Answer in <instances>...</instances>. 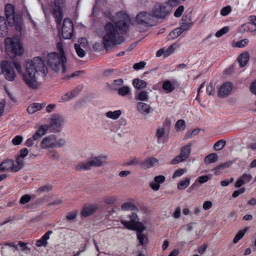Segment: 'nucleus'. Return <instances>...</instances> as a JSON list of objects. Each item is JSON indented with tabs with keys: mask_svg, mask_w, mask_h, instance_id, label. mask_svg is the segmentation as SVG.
<instances>
[{
	"mask_svg": "<svg viewBox=\"0 0 256 256\" xmlns=\"http://www.w3.org/2000/svg\"><path fill=\"white\" fill-rule=\"evenodd\" d=\"M14 68L18 74H22V80L26 85L33 90H36L40 86L36 74L44 76L48 73L47 67L42 58L40 57H35L26 63L24 72H22L19 63L14 60H3L0 64V74L2 73L6 80L13 82L16 78Z\"/></svg>",
	"mask_w": 256,
	"mask_h": 256,
	"instance_id": "nucleus-1",
	"label": "nucleus"
},
{
	"mask_svg": "<svg viewBox=\"0 0 256 256\" xmlns=\"http://www.w3.org/2000/svg\"><path fill=\"white\" fill-rule=\"evenodd\" d=\"M130 24V18L128 15L114 24L108 22L105 26L106 34L103 36L104 48L109 50L112 46L122 44L124 40V36L128 32Z\"/></svg>",
	"mask_w": 256,
	"mask_h": 256,
	"instance_id": "nucleus-2",
	"label": "nucleus"
},
{
	"mask_svg": "<svg viewBox=\"0 0 256 256\" xmlns=\"http://www.w3.org/2000/svg\"><path fill=\"white\" fill-rule=\"evenodd\" d=\"M57 48L60 54L53 52L49 54L47 57V64L56 72H64L66 70L65 63L66 62V58L62 42H58Z\"/></svg>",
	"mask_w": 256,
	"mask_h": 256,
	"instance_id": "nucleus-3",
	"label": "nucleus"
},
{
	"mask_svg": "<svg viewBox=\"0 0 256 256\" xmlns=\"http://www.w3.org/2000/svg\"><path fill=\"white\" fill-rule=\"evenodd\" d=\"M107 156L100 154L92 156L88 160L78 163L76 166V170L79 171L88 170L92 167H100L104 166L107 160Z\"/></svg>",
	"mask_w": 256,
	"mask_h": 256,
	"instance_id": "nucleus-4",
	"label": "nucleus"
},
{
	"mask_svg": "<svg viewBox=\"0 0 256 256\" xmlns=\"http://www.w3.org/2000/svg\"><path fill=\"white\" fill-rule=\"evenodd\" d=\"M5 48L6 54L11 58L22 55L24 52L20 42L10 37H7L5 39Z\"/></svg>",
	"mask_w": 256,
	"mask_h": 256,
	"instance_id": "nucleus-5",
	"label": "nucleus"
},
{
	"mask_svg": "<svg viewBox=\"0 0 256 256\" xmlns=\"http://www.w3.org/2000/svg\"><path fill=\"white\" fill-rule=\"evenodd\" d=\"M136 22L138 24L146 28L153 26L156 24L152 14L145 12H142L137 15Z\"/></svg>",
	"mask_w": 256,
	"mask_h": 256,
	"instance_id": "nucleus-6",
	"label": "nucleus"
},
{
	"mask_svg": "<svg viewBox=\"0 0 256 256\" xmlns=\"http://www.w3.org/2000/svg\"><path fill=\"white\" fill-rule=\"evenodd\" d=\"M65 7L64 0H55L52 10V14L56 22L60 24L63 18V10Z\"/></svg>",
	"mask_w": 256,
	"mask_h": 256,
	"instance_id": "nucleus-7",
	"label": "nucleus"
},
{
	"mask_svg": "<svg viewBox=\"0 0 256 256\" xmlns=\"http://www.w3.org/2000/svg\"><path fill=\"white\" fill-rule=\"evenodd\" d=\"M22 164L23 162L19 159L16 160V166L12 160L8 159L0 164V170L2 172L6 171L18 172L22 168Z\"/></svg>",
	"mask_w": 256,
	"mask_h": 256,
	"instance_id": "nucleus-8",
	"label": "nucleus"
},
{
	"mask_svg": "<svg viewBox=\"0 0 256 256\" xmlns=\"http://www.w3.org/2000/svg\"><path fill=\"white\" fill-rule=\"evenodd\" d=\"M171 7L168 4H156L152 8V14L154 18H163L170 12Z\"/></svg>",
	"mask_w": 256,
	"mask_h": 256,
	"instance_id": "nucleus-9",
	"label": "nucleus"
},
{
	"mask_svg": "<svg viewBox=\"0 0 256 256\" xmlns=\"http://www.w3.org/2000/svg\"><path fill=\"white\" fill-rule=\"evenodd\" d=\"M5 14L6 17L7 22L10 26H14L16 20L18 22V19H16L17 18L20 16L18 14H16L14 6L10 4H8L6 6Z\"/></svg>",
	"mask_w": 256,
	"mask_h": 256,
	"instance_id": "nucleus-10",
	"label": "nucleus"
},
{
	"mask_svg": "<svg viewBox=\"0 0 256 256\" xmlns=\"http://www.w3.org/2000/svg\"><path fill=\"white\" fill-rule=\"evenodd\" d=\"M74 30L73 23L70 18L64 20L62 27V36L64 39H70L72 36Z\"/></svg>",
	"mask_w": 256,
	"mask_h": 256,
	"instance_id": "nucleus-11",
	"label": "nucleus"
},
{
	"mask_svg": "<svg viewBox=\"0 0 256 256\" xmlns=\"http://www.w3.org/2000/svg\"><path fill=\"white\" fill-rule=\"evenodd\" d=\"M64 122V118L58 114L54 115L50 120V128L54 132H59Z\"/></svg>",
	"mask_w": 256,
	"mask_h": 256,
	"instance_id": "nucleus-12",
	"label": "nucleus"
},
{
	"mask_svg": "<svg viewBox=\"0 0 256 256\" xmlns=\"http://www.w3.org/2000/svg\"><path fill=\"white\" fill-rule=\"evenodd\" d=\"M233 84L230 82H224L218 88V96L221 98L227 97L231 93Z\"/></svg>",
	"mask_w": 256,
	"mask_h": 256,
	"instance_id": "nucleus-13",
	"label": "nucleus"
},
{
	"mask_svg": "<svg viewBox=\"0 0 256 256\" xmlns=\"http://www.w3.org/2000/svg\"><path fill=\"white\" fill-rule=\"evenodd\" d=\"M50 129L48 124H42L40 126L38 130L33 135V138L35 140H40L42 137L46 134L47 131Z\"/></svg>",
	"mask_w": 256,
	"mask_h": 256,
	"instance_id": "nucleus-14",
	"label": "nucleus"
},
{
	"mask_svg": "<svg viewBox=\"0 0 256 256\" xmlns=\"http://www.w3.org/2000/svg\"><path fill=\"white\" fill-rule=\"evenodd\" d=\"M40 146L42 149H50L54 148L52 134L46 136L41 141Z\"/></svg>",
	"mask_w": 256,
	"mask_h": 256,
	"instance_id": "nucleus-15",
	"label": "nucleus"
},
{
	"mask_svg": "<svg viewBox=\"0 0 256 256\" xmlns=\"http://www.w3.org/2000/svg\"><path fill=\"white\" fill-rule=\"evenodd\" d=\"M138 110L144 115H148L150 112V106L147 104L139 102L136 106Z\"/></svg>",
	"mask_w": 256,
	"mask_h": 256,
	"instance_id": "nucleus-16",
	"label": "nucleus"
},
{
	"mask_svg": "<svg viewBox=\"0 0 256 256\" xmlns=\"http://www.w3.org/2000/svg\"><path fill=\"white\" fill-rule=\"evenodd\" d=\"M53 136L54 148H60L65 146L66 144V141L64 138L57 136L55 134Z\"/></svg>",
	"mask_w": 256,
	"mask_h": 256,
	"instance_id": "nucleus-17",
	"label": "nucleus"
},
{
	"mask_svg": "<svg viewBox=\"0 0 256 256\" xmlns=\"http://www.w3.org/2000/svg\"><path fill=\"white\" fill-rule=\"evenodd\" d=\"M8 26L4 16H0V36L4 37L8 34Z\"/></svg>",
	"mask_w": 256,
	"mask_h": 256,
	"instance_id": "nucleus-18",
	"label": "nucleus"
},
{
	"mask_svg": "<svg viewBox=\"0 0 256 256\" xmlns=\"http://www.w3.org/2000/svg\"><path fill=\"white\" fill-rule=\"evenodd\" d=\"M158 164V160L154 158H150L144 160L142 163V166L145 168H150Z\"/></svg>",
	"mask_w": 256,
	"mask_h": 256,
	"instance_id": "nucleus-19",
	"label": "nucleus"
},
{
	"mask_svg": "<svg viewBox=\"0 0 256 256\" xmlns=\"http://www.w3.org/2000/svg\"><path fill=\"white\" fill-rule=\"evenodd\" d=\"M45 106V103H33L27 108V111L29 114H33L38 110H40Z\"/></svg>",
	"mask_w": 256,
	"mask_h": 256,
	"instance_id": "nucleus-20",
	"label": "nucleus"
},
{
	"mask_svg": "<svg viewBox=\"0 0 256 256\" xmlns=\"http://www.w3.org/2000/svg\"><path fill=\"white\" fill-rule=\"evenodd\" d=\"M250 58V56L248 52H244L240 55L238 58V61L240 67H244L248 64Z\"/></svg>",
	"mask_w": 256,
	"mask_h": 256,
	"instance_id": "nucleus-21",
	"label": "nucleus"
},
{
	"mask_svg": "<svg viewBox=\"0 0 256 256\" xmlns=\"http://www.w3.org/2000/svg\"><path fill=\"white\" fill-rule=\"evenodd\" d=\"M81 89L78 88V87L76 88L70 92H68L66 94H64L62 97V98L64 101H68L74 97L76 96L78 92L80 91Z\"/></svg>",
	"mask_w": 256,
	"mask_h": 256,
	"instance_id": "nucleus-22",
	"label": "nucleus"
},
{
	"mask_svg": "<svg viewBox=\"0 0 256 256\" xmlns=\"http://www.w3.org/2000/svg\"><path fill=\"white\" fill-rule=\"evenodd\" d=\"M114 89L117 90L118 94L122 96H126L129 95L131 92L130 88L126 86H122L119 88L116 87H114Z\"/></svg>",
	"mask_w": 256,
	"mask_h": 256,
	"instance_id": "nucleus-23",
	"label": "nucleus"
},
{
	"mask_svg": "<svg viewBox=\"0 0 256 256\" xmlns=\"http://www.w3.org/2000/svg\"><path fill=\"white\" fill-rule=\"evenodd\" d=\"M191 146L192 144H188V145L182 147L181 148L180 154L185 160L188 157L190 154Z\"/></svg>",
	"mask_w": 256,
	"mask_h": 256,
	"instance_id": "nucleus-24",
	"label": "nucleus"
},
{
	"mask_svg": "<svg viewBox=\"0 0 256 256\" xmlns=\"http://www.w3.org/2000/svg\"><path fill=\"white\" fill-rule=\"evenodd\" d=\"M132 84L134 88L137 90L143 89L146 86V81L139 79L135 78L133 80Z\"/></svg>",
	"mask_w": 256,
	"mask_h": 256,
	"instance_id": "nucleus-25",
	"label": "nucleus"
},
{
	"mask_svg": "<svg viewBox=\"0 0 256 256\" xmlns=\"http://www.w3.org/2000/svg\"><path fill=\"white\" fill-rule=\"evenodd\" d=\"M148 93L146 90H142L137 92L135 98L140 101H147L148 100Z\"/></svg>",
	"mask_w": 256,
	"mask_h": 256,
	"instance_id": "nucleus-26",
	"label": "nucleus"
},
{
	"mask_svg": "<svg viewBox=\"0 0 256 256\" xmlns=\"http://www.w3.org/2000/svg\"><path fill=\"white\" fill-rule=\"evenodd\" d=\"M122 114L120 110H116L114 112L108 111L106 113V116L108 118H110L114 120H117Z\"/></svg>",
	"mask_w": 256,
	"mask_h": 256,
	"instance_id": "nucleus-27",
	"label": "nucleus"
},
{
	"mask_svg": "<svg viewBox=\"0 0 256 256\" xmlns=\"http://www.w3.org/2000/svg\"><path fill=\"white\" fill-rule=\"evenodd\" d=\"M218 160V154L212 153L208 154L204 158V163L206 164L215 162Z\"/></svg>",
	"mask_w": 256,
	"mask_h": 256,
	"instance_id": "nucleus-28",
	"label": "nucleus"
},
{
	"mask_svg": "<svg viewBox=\"0 0 256 256\" xmlns=\"http://www.w3.org/2000/svg\"><path fill=\"white\" fill-rule=\"evenodd\" d=\"M165 134V130L164 128H158L157 129L156 136L157 138V142L158 143L164 142L162 138Z\"/></svg>",
	"mask_w": 256,
	"mask_h": 256,
	"instance_id": "nucleus-29",
	"label": "nucleus"
},
{
	"mask_svg": "<svg viewBox=\"0 0 256 256\" xmlns=\"http://www.w3.org/2000/svg\"><path fill=\"white\" fill-rule=\"evenodd\" d=\"M232 163L231 162H228L220 165L215 168V172L214 174L216 175L220 174V170H224V168H228L232 165Z\"/></svg>",
	"mask_w": 256,
	"mask_h": 256,
	"instance_id": "nucleus-30",
	"label": "nucleus"
},
{
	"mask_svg": "<svg viewBox=\"0 0 256 256\" xmlns=\"http://www.w3.org/2000/svg\"><path fill=\"white\" fill-rule=\"evenodd\" d=\"M162 88L168 92H170L174 90V86L170 80H166L163 83Z\"/></svg>",
	"mask_w": 256,
	"mask_h": 256,
	"instance_id": "nucleus-31",
	"label": "nucleus"
},
{
	"mask_svg": "<svg viewBox=\"0 0 256 256\" xmlns=\"http://www.w3.org/2000/svg\"><path fill=\"white\" fill-rule=\"evenodd\" d=\"M226 141L224 140H220L214 144V148L216 150H221L226 145Z\"/></svg>",
	"mask_w": 256,
	"mask_h": 256,
	"instance_id": "nucleus-32",
	"label": "nucleus"
},
{
	"mask_svg": "<svg viewBox=\"0 0 256 256\" xmlns=\"http://www.w3.org/2000/svg\"><path fill=\"white\" fill-rule=\"evenodd\" d=\"M182 32L178 28H176L171 32L169 34L168 40L175 39L182 34Z\"/></svg>",
	"mask_w": 256,
	"mask_h": 256,
	"instance_id": "nucleus-33",
	"label": "nucleus"
},
{
	"mask_svg": "<svg viewBox=\"0 0 256 256\" xmlns=\"http://www.w3.org/2000/svg\"><path fill=\"white\" fill-rule=\"evenodd\" d=\"M186 126V124L184 120H178L175 125L177 131L182 130L184 129Z\"/></svg>",
	"mask_w": 256,
	"mask_h": 256,
	"instance_id": "nucleus-34",
	"label": "nucleus"
},
{
	"mask_svg": "<svg viewBox=\"0 0 256 256\" xmlns=\"http://www.w3.org/2000/svg\"><path fill=\"white\" fill-rule=\"evenodd\" d=\"M192 25V22H182L180 23V26L178 28L180 30L182 33L184 31L188 30V28Z\"/></svg>",
	"mask_w": 256,
	"mask_h": 256,
	"instance_id": "nucleus-35",
	"label": "nucleus"
},
{
	"mask_svg": "<svg viewBox=\"0 0 256 256\" xmlns=\"http://www.w3.org/2000/svg\"><path fill=\"white\" fill-rule=\"evenodd\" d=\"M74 46L78 56L80 58H83L85 56L84 50L80 48L79 44H75Z\"/></svg>",
	"mask_w": 256,
	"mask_h": 256,
	"instance_id": "nucleus-36",
	"label": "nucleus"
},
{
	"mask_svg": "<svg viewBox=\"0 0 256 256\" xmlns=\"http://www.w3.org/2000/svg\"><path fill=\"white\" fill-rule=\"evenodd\" d=\"M48 155L49 158L53 160H58L60 158L59 154L56 150H50Z\"/></svg>",
	"mask_w": 256,
	"mask_h": 256,
	"instance_id": "nucleus-37",
	"label": "nucleus"
},
{
	"mask_svg": "<svg viewBox=\"0 0 256 256\" xmlns=\"http://www.w3.org/2000/svg\"><path fill=\"white\" fill-rule=\"evenodd\" d=\"M192 8H189L187 10V12L188 13L186 15H184L182 18V22H187L188 20L191 21L192 18Z\"/></svg>",
	"mask_w": 256,
	"mask_h": 256,
	"instance_id": "nucleus-38",
	"label": "nucleus"
},
{
	"mask_svg": "<svg viewBox=\"0 0 256 256\" xmlns=\"http://www.w3.org/2000/svg\"><path fill=\"white\" fill-rule=\"evenodd\" d=\"M24 138L22 136H16L12 140V142L14 145L17 146L20 144L23 141Z\"/></svg>",
	"mask_w": 256,
	"mask_h": 256,
	"instance_id": "nucleus-39",
	"label": "nucleus"
},
{
	"mask_svg": "<svg viewBox=\"0 0 256 256\" xmlns=\"http://www.w3.org/2000/svg\"><path fill=\"white\" fill-rule=\"evenodd\" d=\"M231 6H227L222 9L220 14L222 16H226L231 12Z\"/></svg>",
	"mask_w": 256,
	"mask_h": 256,
	"instance_id": "nucleus-40",
	"label": "nucleus"
},
{
	"mask_svg": "<svg viewBox=\"0 0 256 256\" xmlns=\"http://www.w3.org/2000/svg\"><path fill=\"white\" fill-rule=\"evenodd\" d=\"M184 10V7L183 6H179L174 13V16L178 18L181 16Z\"/></svg>",
	"mask_w": 256,
	"mask_h": 256,
	"instance_id": "nucleus-41",
	"label": "nucleus"
},
{
	"mask_svg": "<svg viewBox=\"0 0 256 256\" xmlns=\"http://www.w3.org/2000/svg\"><path fill=\"white\" fill-rule=\"evenodd\" d=\"M248 40L247 38H244L242 40L238 41L236 42V46L238 48H244L246 46L248 43Z\"/></svg>",
	"mask_w": 256,
	"mask_h": 256,
	"instance_id": "nucleus-42",
	"label": "nucleus"
},
{
	"mask_svg": "<svg viewBox=\"0 0 256 256\" xmlns=\"http://www.w3.org/2000/svg\"><path fill=\"white\" fill-rule=\"evenodd\" d=\"M228 30V27H224L222 28L221 30H218L216 33L215 36L217 38H220V37L222 36H223L224 34L227 33Z\"/></svg>",
	"mask_w": 256,
	"mask_h": 256,
	"instance_id": "nucleus-43",
	"label": "nucleus"
},
{
	"mask_svg": "<svg viewBox=\"0 0 256 256\" xmlns=\"http://www.w3.org/2000/svg\"><path fill=\"white\" fill-rule=\"evenodd\" d=\"M248 20L250 22L245 24H244V26H249L254 24L256 26V16H249Z\"/></svg>",
	"mask_w": 256,
	"mask_h": 256,
	"instance_id": "nucleus-44",
	"label": "nucleus"
},
{
	"mask_svg": "<svg viewBox=\"0 0 256 256\" xmlns=\"http://www.w3.org/2000/svg\"><path fill=\"white\" fill-rule=\"evenodd\" d=\"M146 62H140L138 63H136L133 66L134 69L136 70H139L143 68L146 66Z\"/></svg>",
	"mask_w": 256,
	"mask_h": 256,
	"instance_id": "nucleus-45",
	"label": "nucleus"
},
{
	"mask_svg": "<svg viewBox=\"0 0 256 256\" xmlns=\"http://www.w3.org/2000/svg\"><path fill=\"white\" fill-rule=\"evenodd\" d=\"M174 50V45H170L169 46L166 50H164V57L168 56L170 54H171Z\"/></svg>",
	"mask_w": 256,
	"mask_h": 256,
	"instance_id": "nucleus-46",
	"label": "nucleus"
},
{
	"mask_svg": "<svg viewBox=\"0 0 256 256\" xmlns=\"http://www.w3.org/2000/svg\"><path fill=\"white\" fill-rule=\"evenodd\" d=\"M185 160L180 156L179 154L176 158H174L171 162L172 164H176L180 162Z\"/></svg>",
	"mask_w": 256,
	"mask_h": 256,
	"instance_id": "nucleus-47",
	"label": "nucleus"
},
{
	"mask_svg": "<svg viewBox=\"0 0 256 256\" xmlns=\"http://www.w3.org/2000/svg\"><path fill=\"white\" fill-rule=\"evenodd\" d=\"M117 71L115 69H108L104 71V75L106 76H110L113 74H116Z\"/></svg>",
	"mask_w": 256,
	"mask_h": 256,
	"instance_id": "nucleus-48",
	"label": "nucleus"
},
{
	"mask_svg": "<svg viewBox=\"0 0 256 256\" xmlns=\"http://www.w3.org/2000/svg\"><path fill=\"white\" fill-rule=\"evenodd\" d=\"M16 19H18V22H16L14 25L16 26V29L18 31H20L22 30V26H21V21L22 18L21 16H18Z\"/></svg>",
	"mask_w": 256,
	"mask_h": 256,
	"instance_id": "nucleus-49",
	"label": "nucleus"
},
{
	"mask_svg": "<svg viewBox=\"0 0 256 256\" xmlns=\"http://www.w3.org/2000/svg\"><path fill=\"white\" fill-rule=\"evenodd\" d=\"M28 150L26 148H22L20 152H19V154L18 156L21 158H24L26 156L28 155Z\"/></svg>",
	"mask_w": 256,
	"mask_h": 256,
	"instance_id": "nucleus-50",
	"label": "nucleus"
},
{
	"mask_svg": "<svg viewBox=\"0 0 256 256\" xmlns=\"http://www.w3.org/2000/svg\"><path fill=\"white\" fill-rule=\"evenodd\" d=\"M186 172V168H182V169L178 170H176L175 172L174 173V174H173L172 176H181L182 174H184Z\"/></svg>",
	"mask_w": 256,
	"mask_h": 256,
	"instance_id": "nucleus-51",
	"label": "nucleus"
},
{
	"mask_svg": "<svg viewBox=\"0 0 256 256\" xmlns=\"http://www.w3.org/2000/svg\"><path fill=\"white\" fill-rule=\"evenodd\" d=\"M199 130L194 129L191 132H188L186 133V136L188 138H190L194 136H196L199 132Z\"/></svg>",
	"mask_w": 256,
	"mask_h": 256,
	"instance_id": "nucleus-52",
	"label": "nucleus"
},
{
	"mask_svg": "<svg viewBox=\"0 0 256 256\" xmlns=\"http://www.w3.org/2000/svg\"><path fill=\"white\" fill-rule=\"evenodd\" d=\"M34 139L33 138V136L32 138H28L25 142L24 144L28 146H31L34 145Z\"/></svg>",
	"mask_w": 256,
	"mask_h": 256,
	"instance_id": "nucleus-53",
	"label": "nucleus"
},
{
	"mask_svg": "<svg viewBox=\"0 0 256 256\" xmlns=\"http://www.w3.org/2000/svg\"><path fill=\"white\" fill-rule=\"evenodd\" d=\"M82 71L78 70L75 72L73 73H72L70 75H68L66 77L64 78H74V77H78L80 76V74L82 73Z\"/></svg>",
	"mask_w": 256,
	"mask_h": 256,
	"instance_id": "nucleus-54",
	"label": "nucleus"
},
{
	"mask_svg": "<svg viewBox=\"0 0 256 256\" xmlns=\"http://www.w3.org/2000/svg\"><path fill=\"white\" fill-rule=\"evenodd\" d=\"M206 92L210 96L214 94L212 82H210V84L207 86Z\"/></svg>",
	"mask_w": 256,
	"mask_h": 256,
	"instance_id": "nucleus-55",
	"label": "nucleus"
},
{
	"mask_svg": "<svg viewBox=\"0 0 256 256\" xmlns=\"http://www.w3.org/2000/svg\"><path fill=\"white\" fill-rule=\"evenodd\" d=\"M124 83V80L122 78H118V80H115L113 81V84L114 87H116V86H122Z\"/></svg>",
	"mask_w": 256,
	"mask_h": 256,
	"instance_id": "nucleus-56",
	"label": "nucleus"
},
{
	"mask_svg": "<svg viewBox=\"0 0 256 256\" xmlns=\"http://www.w3.org/2000/svg\"><path fill=\"white\" fill-rule=\"evenodd\" d=\"M250 90L253 94H256V80L251 84Z\"/></svg>",
	"mask_w": 256,
	"mask_h": 256,
	"instance_id": "nucleus-57",
	"label": "nucleus"
},
{
	"mask_svg": "<svg viewBox=\"0 0 256 256\" xmlns=\"http://www.w3.org/2000/svg\"><path fill=\"white\" fill-rule=\"evenodd\" d=\"M6 106V100L2 99L0 102V116L2 115Z\"/></svg>",
	"mask_w": 256,
	"mask_h": 256,
	"instance_id": "nucleus-58",
	"label": "nucleus"
},
{
	"mask_svg": "<svg viewBox=\"0 0 256 256\" xmlns=\"http://www.w3.org/2000/svg\"><path fill=\"white\" fill-rule=\"evenodd\" d=\"M139 162L138 160L136 158H134L133 159L130 160L126 162V164L130 166V165H134V164H136Z\"/></svg>",
	"mask_w": 256,
	"mask_h": 256,
	"instance_id": "nucleus-59",
	"label": "nucleus"
},
{
	"mask_svg": "<svg viewBox=\"0 0 256 256\" xmlns=\"http://www.w3.org/2000/svg\"><path fill=\"white\" fill-rule=\"evenodd\" d=\"M55 106H56L54 104H48L46 108V112H52L53 109L54 108Z\"/></svg>",
	"mask_w": 256,
	"mask_h": 256,
	"instance_id": "nucleus-60",
	"label": "nucleus"
},
{
	"mask_svg": "<svg viewBox=\"0 0 256 256\" xmlns=\"http://www.w3.org/2000/svg\"><path fill=\"white\" fill-rule=\"evenodd\" d=\"M164 49H160L158 50L157 51L156 53V56L157 57H160L162 56V54L164 56Z\"/></svg>",
	"mask_w": 256,
	"mask_h": 256,
	"instance_id": "nucleus-61",
	"label": "nucleus"
},
{
	"mask_svg": "<svg viewBox=\"0 0 256 256\" xmlns=\"http://www.w3.org/2000/svg\"><path fill=\"white\" fill-rule=\"evenodd\" d=\"M130 174V172L129 170H123L120 172L119 176H126Z\"/></svg>",
	"mask_w": 256,
	"mask_h": 256,
	"instance_id": "nucleus-62",
	"label": "nucleus"
},
{
	"mask_svg": "<svg viewBox=\"0 0 256 256\" xmlns=\"http://www.w3.org/2000/svg\"><path fill=\"white\" fill-rule=\"evenodd\" d=\"M250 167L251 168H254L256 167V159L252 161V162L250 164Z\"/></svg>",
	"mask_w": 256,
	"mask_h": 256,
	"instance_id": "nucleus-63",
	"label": "nucleus"
},
{
	"mask_svg": "<svg viewBox=\"0 0 256 256\" xmlns=\"http://www.w3.org/2000/svg\"><path fill=\"white\" fill-rule=\"evenodd\" d=\"M136 46V44H131L126 50L127 51L132 50Z\"/></svg>",
	"mask_w": 256,
	"mask_h": 256,
	"instance_id": "nucleus-64",
	"label": "nucleus"
}]
</instances>
